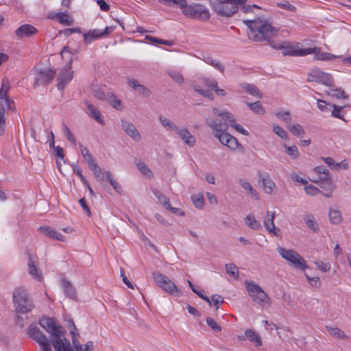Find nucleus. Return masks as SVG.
<instances>
[{
  "label": "nucleus",
  "instance_id": "obj_1",
  "mask_svg": "<svg viewBox=\"0 0 351 351\" xmlns=\"http://www.w3.org/2000/svg\"><path fill=\"white\" fill-rule=\"evenodd\" d=\"M243 23L250 29L247 36L250 40L256 42H270L272 37L276 36L279 29L273 27L264 15L256 16L254 19L243 20Z\"/></svg>",
  "mask_w": 351,
  "mask_h": 351
},
{
  "label": "nucleus",
  "instance_id": "obj_2",
  "mask_svg": "<svg viewBox=\"0 0 351 351\" xmlns=\"http://www.w3.org/2000/svg\"><path fill=\"white\" fill-rule=\"evenodd\" d=\"M244 0H215L210 1V5L214 12L221 17H232L238 12V4Z\"/></svg>",
  "mask_w": 351,
  "mask_h": 351
},
{
  "label": "nucleus",
  "instance_id": "obj_3",
  "mask_svg": "<svg viewBox=\"0 0 351 351\" xmlns=\"http://www.w3.org/2000/svg\"><path fill=\"white\" fill-rule=\"evenodd\" d=\"M13 302L16 313H27L34 308L27 290L23 287H20L14 291Z\"/></svg>",
  "mask_w": 351,
  "mask_h": 351
},
{
  "label": "nucleus",
  "instance_id": "obj_4",
  "mask_svg": "<svg viewBox=\"0 0 351 351\" xmlns=\"http://www.w3.org/2000/svg\"><path fill=\"white\" fill-rule=\"evenodd\" d=\"M205 123L215 132L214 136L217 138L222 145L227 147L229 141V138L227 136L230 135V134L226 132L228 129V123H222L220 120L212 117L206 118Z\"/></svg>",
  "mask_w": 351,
  "mask_h": 351
},
{
  "label": "nucleus",
  "instance_id": "obj_5",
  "mask_svg": "<svg viewBox=\"0 0 351 351\" xmlns=\"http://www.w3.org/2000/svg\"><path fill=\"white\" fill-rule=\"evenodd\" d=\"M152 276L156 285L165 292L176 297L182 295V290L164 274L159 271H154Z\"/></svg>",
  "mask_w": 351,
  "mask_h": 351
},
{
  "label": "nucleus",
  "instance_id": "obj_6",
  "mask_svg": "<svg viewBox=\"0 0 351 351\" xmlns=\"http://www.w3.org/2000/svg\"><path fill=\"white\" fill-rule=\"evenodd\" d=\"M182 13L189 18L203 21H208L210 16L209 10L206 7L202 4L198 3H193L189 5H186Z\"/></svg>",
  "mask_w": 351,
  "mask_h": 351
},
{
  "label": "nucleus",
  "instance_id": "obj_7",
  "mask_svg": "<svg viewBox=\"0 0 351 351\" xmlns=\"http://www.w3.org/2000/svg\"><path fill=\"white\" fill-rule=\"evenodd\" d=\"M280 256L291 264L297 269L302 271H305L309 267L306 265L304 259L295 251L292 250H287L283 247H278V249Z\"/></svg>",
  "mask_w": 351,
  "mask_h": 351
},
{
  "label": "nucleus",
  "instance_id": "obj_8",
  "mask_svg": "<svg viewBox=\"0 0 351 351\" xmlns=\"http://www.w3.org/2000/svg\"><path fill=\"white\" fill-rule=\"evenodd\" d=\"M27 334L31 339L38 343L43 351H51L49 340L36 326L30 325L27 330Z\"/></svg>",
  "mask_w": 351,
  "mask_h": 351
},
{
  "label": "nucleus",
  "instance_id": "obj_9",
  "mask_svg": "<svg viewBox=\"0 0 351 351\" xmlns=\"http://www.w3.org/2000/svg\"><path fill=\"white\" fill-rule=\"evenodd\" d=\"M245 285L249 295L255 302L261 304L266 302L267 300H269L267 293L257 284L252 281L245 280Z\"/></svg>",
  "mask_w": 351,
  "mask_h": 351
},
{
  "label": "nucleus",
  "instance_id": "obj_10",
  "mask_svg": "<svg viewBox=\"0 0 351 351\" xmlns=\"http://www.w3.org/2000/svg\"><path fill=\"white\" fill-rule=\"evenodd\" d=\"M39 324L51 336H64V331L61 326L57 325L53 318L43 315L39 319Z\"/></svg>",
  "mask_w": 351,
  "mask_h": 351
},
{
  "label": "nucleus",
  "instance_id": "obj_11",
  "mask_svg": "<svg viewBox=\"0 0 351 351\" xmlns=\"http://www.w3.org/2000/svg\"><path fill=\"white\" fill-rule=\"evenodd\" d=\"M34 86L46 85L49 84L54 78L56 70L49 69L47 70L36 69Z\"/></svg>",
  "mask_w": 351,
  "mask_h": 351
},
{
  "label": "nucleus",
  "instance_id": "obj_12",
  "mask_svg": "<svg viewBox=\"0 0 351 351\" xmlns=\"http://www.w3.org/2000/svg\"><path fill=\"white\" fill-rule=\"evenodd\" d=\"M73 78V72L69 69V68H64L62 69L57 78L58 84L57 88L59 90H64L66 85Z\"/></svg>",
  "mask_w": 351,
  "mask_h": 351
},
{
  "label": "nucleus",
  "instance_id": "obj_13",
  "mask_svg": "<svg viewBox=\"0 0 351 351\" xmlns=\"http://www.w3.org/2000/svg\"><path fill=\"white\" fill-rule=\"evenodd\" d=\"M115 28V26H108L106 27L103 30L99 29H94L92 30L89 29V43L96 39H99L101 38L109 36L112 32H114Z\"/></svg>",
  "mask_w": 351,
  "mask_h": 351
},
{
  "label": "nucleus",
  "instance_id": "obj_14",
  "mask_svg": "<svg viewBox=\"0 0 351 351\" xmlns=\"http://www.w3.org/2000/svg\"><path fill=\"white\" fill-rule=\"evenodd\" d=\"M122 130L133 140L138 142L141 139V136L138 131L136 130L133 123L126 121L121 120Z\"/></svg>",
  "mask_w": 351,
  "mask_h": 351
},
{
  "label": "nucleus",
  "instance_id": "obj_15",
  "mask_svg": "<svg viewBox=\"0 0 351 351\" xmlns=\"http://www.w3.org/2000/svg\"><path fill=\"white\" fill-rule=\"evenodd\" d=\"M38 30L34 26L30 24H24L15 30V35L20 38H23L24 37H31L36 34Z\"/></svg>",
  "mask_w": 351,
  "mask_h": 351
},
{
  "label": "nucleus",
  "instance_id": "obj_16",
  "mask_svg": "<svg viewBox=\"0 0 351 351\" xmlns=\"http://www.w3.org/2000/svg\"><path fill=\"white\" fill-rule=\"evenodd\" d=\"M34 258V254L28 253V272L34 279L40 282L43 279L42 274L38 271V267L35 265Z\"/></svg>",
  "mask_w": 351,
  "mask_h": 351
},
{
  "label": "nucleus",
  "instance_id": "obj_17",
  "mask_svg": "<svg viewBox=\"0 0 351 351\" xmlns=\"http://www.w3.org/2000/svg\"><path fill=\"white\" fill-rule=\"evenodd\" d=\"M89 169L92 171L94 176L98 182L104 181L105 173L102 171L100 167L96 163L95 158L89 153Z\"/></svg>",
  "mask_w": 351,
  "mask_h": 351
},
{
  "label": "nucleus",
  "instance_id": "obj_18",
  "mask_svg": "<svg viewBox=\"0 0 351 351\" xmlns=\"http://www.w3.org/2000/svg\"><path fill=\"white\" fill-rule=\"evenodd\" d=\"M276 217V214L274 212H272L270 215V213L267 211V215L265 216L264 219V226L266 230L271 234L278 236V232L280 231L279 228H276L274 225V219Z\"/></svg>",
  "mask_w": 351,
  "mask_h": 351
},
{
  "label": "nucleus",
  "instance_id": "obj_19",
  "mask_svg": "<svg viewBox=\"0 0 351 351\" xmlns=\"http://www.w3.org/2000/svg\"><path fill=\"white\" fill-rule=\"evenodd\" d=\"M49 18L51 19L56 20L60 24L64 25H71L73 23V18L69 15L67 12H58L52 14L51 13L49 15Z\"/></svg>",
  "mask_w": 351,
  "mask_h": 351
},
{
  "label": "nucleus",
  "instance_id": "obj_20",
  "mask_svg": "<svg viewBox=\"0 0 351 351\" xmlns=\"http://www.w3.org/2000/svg\"><path fill=\"white\" fill-rule=\"evenodd\" d=\"M178 136L189 147H193L195 144V138L186 128L178 129L176 132Z\"/></svg>",
  "mask_w": 351,
  "mask_h": 351
},
{
  "label": "nucleus",
  "instance_id": "obj_21",
  "mask_svg": "<svg viewBox=\"0 0 351 351\" xmlns=\"http://www.w3.org/2000/svg\"><path fill=\"white\" fill-rule=\"evenodd\" d=\"M258 176L261 178V180H259V183L261 182V186L265 191V193L268 194H271L273 193L274 188L275 187L274 182L270 179L268 174H265L263 176L262 173L259 171Z\"/></svg>",
  "mask_w": 351,
  "mask_h": 351
},
{
  "label": "nucleus",
  "instance_id": "obj_22",
  "mask_svg": "<svg viewBox=\"0 0 351 351\" xmlns=\"http://www.w3.org/2000/svg\"><path fill=\"white\" fill-rule=\"evenodd\" d=\"M270 45L276 49L282 50V53L284 56H298L299 49L295 48L293 46H291V45L283 46L281 44L274 45V42H271Z\"/></svg>",
  "mask_w": 351,
  "mask_h": 351
},
{
  "label": "nucleus",
  "instance_id": "obj_23",
  "mask_svg": "<svg viewBox=\"0 0 351 351\" xmlns=\"http://www.w3.org/2000/svg\"><path fill=\"white\" fill-rule=\"evenodd\" d=\"M317 83L324 84L327 86H334V80L332 76L325 72L317 69Z\"/></svg>",
  "mask_w": 351,
  "mask_h": 351
},
{
  "label": "nucleus",
  "instance_id": "obj_24",
  "mask_svg": "<svg viewBox=\"0 0 351 351\" xmlns=\"http://www.w3.org/2000/svg\"><path fill=\"white\" fill-rule=\"evenodd\" d=\"M14 101L8 95L3 97L0 95V112L5 115V111L14 109Z\"/></svg>",
  "mask_w": 351,
  "mask_h": 351
},
{
  "label": "nucleus",
  "instance_id": "obj_25",
  "mask_svg": "<svg viewBox=\"0 0 351 351\" xmlns=\"http://www.w3.org/2000/svg\"><path fill=\"white\" fill-rule=\"evenodd\" d=\"M38 230L50 238L63 241L64 236L50 226H40Z\"/></svg>",
  "mask_w": 351,
  "mask_h": 351
},
{
  "label": "nucleus",
  "instance_id": "obj_26",
  "mask_svg": "<svg viewBox=\"0 0 351 351\" xmlns=\"http://www.w3.org/2000/svg\"><path fill=\"white\" fill-rule=\"evenodd\" d=\"M89 117L95 119L101 125L104 126L106 125L104 115L92 104H89Z\"/></svg>",
  "mask_w": 351,
  "mask_h": 351
},
{
  "label": "nucleus",
  "instance_id": "obj_27",
  "mask_svg": "<svg viewBox=\"0 0 351 351\" xmlns=\"http://www.w3.org/2000/svg\"><path fill=\"white\" fill-rule=\"evenodd\" d=\"M317 184L325 191L324 195L326 197H330L333 189L335 188V184L334 183L332 179L326 180L325 181L318 183Z\"/></svg>",
  "mask_w": 351,
  "mask_h": 351
},
{
  "label": "nucleus",
  "instance_id": "obj_28",
  "mask_svg": "<svg viewBox=\"0 0 351 351\" xmlns=\"http://www.w3.org/2000/svg\"><path fill=\"white\" fill-rule=\"evenodd\" d=\"M106 100L113 108L120 111L123 110V106H122L121 101L119 99L114 93H108Z\"/></svg>",
  "mask_w": 351,
  "mask_h": 351
},
{
  "label": "nucleus",
  "instance_id": "obj_29",
  "mask_svg": "<svg viewBox=\"0 0 351 351\" xmlns=\"http://www.w3.org/2000/svg\"><path fill=\"white\" fill-rule=\"evenodd\" d=\"M304 223L308 228L311 230L313 232L317 233L319 230L318 223L315 221L314 216L308 213L304 218Z\"/></svg>",
  "mask_w": 351,
  "mask_h": 351
},
{
  "label": "nucleus",
  "instance_id": "obj_30",
  "mask_svg": "<svg viewBox=\"0 0 351 351\" xmlns=\"http://www.w3.org/2000/svg\"><path fill=\"white\" fill-rule=\"evenodd\" d=\"M62 286L64 288V294L66 297L72 300L77 299L75 289L68 280H64L62 281Z\"/></svg>",
  "mask_w": 351,
  "mask_h": 351
},
{
  "label": "nucleus",
  "instance_id": "obj_31",
  "mask_svg": "<svg viewBox=\"0 0 351 351\" xmlns=\"http://www.w3.org/2000/svg\"><path fill=\"white\" fill-rule=\"evenodd\" d=\"M227 136L229 138H228L229 141L228 142L227 147L230 149H231L232 151L237 149L238 152L240 153H243L245 152V149H244L243 146L241 143H239V142L235 137H234L231 134L228 135Z\"/></svg>",
  "mask_w": 351,
  "mask_h": 351
},
{
  "label": "nucleus",
  "instance_id": "obj_32",
  "mask_svg": "<svg viewBox=\"0 0 351 351\" xmlns=\"http://www.w3.org/2000/svg\"><path fill=\"white\" fill-rule=\"evenodd\" d=\"M245 336L250 341L255 343L256 346L260 347L262 346V341L260 335L256 333L254 329H247L245 330Z\"/></svg>",
  "mask_w": 351,
  "mask_h": 351
},
{
  "label": "nucleus",
  "instance_id": "obj_33",
  "mask_svg": "<svg viewBox=\"0 0 351 351\" xmlns=\"http://www.w3.org/2000/svg\"><path fill=\"white\" fill-rule=\"evenodd\" d=\"M51 343L56 351H67L66 344L61 338L62 336H52Z\"/></svg>",
  "mask_w": 351,
  "mask_h": 351
},
{
  "label": "nucleus",
  "instance_id": "obj_34",
  "mask_svg": "<svg viewBox=\"0 0 351 351\" xmlns=\"http://www.w3.org/2000/svg\"><path fill=\"white\" fill-rule=\"evenodd\" d=\"M241 87L243 89H244L245 91H247L249 94H250L253 96H255L259 99L263 97V94L258 89V88L253 84H241Z\"/></svg>",
  "mask_w": 351,
  "mask_h": 351
},
{
  "label": "nucleus",
  "instance_id": "obj_35",
  "mask_svg": "<svg viewBox=\"0 0 351 351\" xmlns=\"http://www.w3.org/2000/svg\"><path fill=\"white\" fill-rule=\"evenodd\" d=\"M135 164L142 174H143L144 176H147L149 178L153 177V173L144 162H141L136 159Z\"/></svg>",
  "mask_w": 351,
  "mask_h": 351
},
{
  "label": "nucleus",
  "instance_id": "obj_36",
  "mask_svg": "<svg viewBox=\"0 0 351 351\" xmlns=\"http://www.w3.org/2000/svg\"><path fill=\"white\" fill-rule=\"evenodd\" d=\"M212 111L214 114L221 118L218 119L220 120L222 123H228V119H232V114L228 111H221L217 108H213Z\"/></svg>",
  "mask_w": 351,
  "mask_h": 351
},
{
  "label": "nucleus",
  "instance_id": "obj_37",
  "mask_svg": "<svg viewBox=\"0 0 351 351\" xmlns=\"http://www.w3.org/2000/svg\"><path fill=\"white\" fill-rule=\"evenodd\" d=\"M245 222L248 227L254 230H260L262 228L261 223L256 221L253 215H247L245 219Z\"/></svg>",
  "mask_w": 351,
  "mask_h": 351
},
{
  "label": "nucleus",
  "instance_id": "obj_38",
  "mask_svg": "<svg viewBox=\"0 0 351 351\" xmlns=\"http://www.w3.org/2000/svg\"><path fill=\"white\" fill-rule=\"evenodd\" d=\"M105 174L108 181L109 182L112 187L117 192V193L121 195L123 190L120 184L117 181L114 180L110 172L107 171L105 172Z\"/></svg>",
  "mask_w": 351,
  "mask_h": 351
},
{
  "label": "nucleus",
  "instance_id": "obj_39",
  "mask_svg": "<svg viewBox=\"0 0 351 351\" xmlns=\"http://www.w3.org/2000/svg\"><path fill=\"white\" fill-rule=\"evenodd\" d=\"M159 120L161 123V124L169 131H176L177 132L178 130V127L174 124L173 122H171L169 119L162 117H159Z\"/></svg>",
  "mask_w": 351,
  "mask_h": 351
},
{
  "label": "nucleus",
  "instance_id": "obj_40",
  "mask_svg": "<svg viewBox=\"0 0 351 351\" xmlns=\"http://www.w3.org/2000/svg\"><path fill=\"white\" fill-rule=\"evenodd\" d=\"M339 56H337L330 53L322 52L321 49L319 48V51H317L315 56H314V59H316L318 60L326 61V60H333V59L339 58Z\"/></svg>",
  "mask_w": 351,
  "mask_h": 351
},
{
  "label": "nucleus",
  "instance_id": "obj_41",
  "mask_svg": "<svg viewBox=\"0 0 351 351\" xmlns=\"http://www.w3.org/2000/svg\"><path fill=\"white\" fill-rule=\"evenodd\" d=\"M228 126L230 125L231 127H232L234 130H236L237 132H240L241 134H242L245 136L249 135V132L243 128V127L240 124H239L236 122V120L234 119V116L232 114V119H228Z\"/></svg>",
  "mask_w": 351,
  "mask_h": 351
},
{
  "label": "nucleus",
  "instance_id": "obj_42",
  "mask_svg": "<svg viewBox=\"0 0 351 351\" xmlns=\"http://www.w3.org/2000/svg\"><path fill=\"white\" fill-rule=\"evenodd\" d=\"M330 223L339 224L342 221L341 214L339 210H330L328 214Z\"/></svg>",
  "mask_w": 351,
  "mask_h": 351
},
{
  "label": "nucleus",
  "instance_id": "obj_43",
  "mask_svg": "<svg viewBox=\"0 0 351 351\" xmlns=\"http://www.w3.org/2000/svg\"><path fill=\"white\" fill-rule=\"evenodd\" d=\"M247 106L250 108L251 110L257 113L258 114H264L265 113V110L261 105V103L259 101H257L254 103H246Z\"/></svg>",
  "mask_w": 351,
  "mask_h": 351
},
{
  "label": "nucleus",
  "instance_id": "obj_44",
  "mask_svg": "<svg viewBox=\"0 0 351 351\" xmlns=\"http://www.w3.org/2000/svg\"><path fill=\"white\" fill-rule=\"evenodd\" d=\"M154 193L156 198L158 199V202L162 204V206L167 209V207L170 206V202L169 199L165 196L164 194H162L161 192H160L158 190H154Z\"/></svg>",
  "mask_w": 351,
  "mask_h": 351
},
{
  "label": "nucleus",
  "instance_id": "obj_45",
  "mask_svg": "<svg viewBox=\"0 0 351 351\" xmlns=\"http://www.w3.org/2000/svg\"><path fill=\"white\" fill-rule=\"evenodd\" d=\"M288 130L295 136H300L303 134H304L305 132L302 127L298 124H289L287 125Z\"/></svg>",
  "mask_w": 351,
  "mask_h": 351
},
{
  "label": "nucleus",
  "instance_id": "obj_46",
  "mask_svg": "<svg viewBox=\"0 0 351 351\" xmlns=\"http://www.w3.org/2000/svg\"><path fill=\"white\" fill-rule=\"evenodd\" d=\"M226 270L227 274L233 277L234 279H238L239 278V268L233 263L226 264Z\"/></svg>",
  "mask_w": 351,
  "mask_h": 351
},
{
  "label": "nucleus",
  "instance_id": "obj_47",
  "mask_svg": "<svg viewBox=\"0 0 351 351\" xmlns=\"http://www.w3.org/2000/svg\"><path fill=\"white\" fill-rule=\"evenodd\" d=\"M145 39L147 40L150 41L152 44L156 45V44H162L168 46H172L173 45V42L172 40H167L158 38L157 37H153L151 36H146Z\"/></svg>",
  "mask_w": 351,
  "mask_h": 351
},
{
  "label": "nucleus",
  "instance_id": "obj_48",
  "mask_svg": "<svg viewBox=\"0 0 351 351\" xmlns=\"http://www.w3.org/2000/svg\"><path fill=\"white\" fill-rule=\"evenodd\" d=\"M328 94L332 97H334L337 99H346L348 98V95L345 93L343 90L341 88H335L330 90Z\"/></svg>",
  "mask_w": 351,
  "mask_h": 351
},
{
  "label": "nucleus",
  "instance_id": "obj_49",
  "mask_svg": "<svg viewBox=\"0 0 351 351\" xmlns=\"http://www.w3.org/2000/svg\"><path fill=\"white\" fill-rule=\"evenodd\" d=\"M330 108H333L331 115L335 118L340 119L344 121L346 120L343 118V116L341 114V112L344 108V106H339L335 104H328Z\"/></svg>",
  "mask_w": 351,
  "mask_h": 351
},
{
  "label": "nucleus",
  "instance_id": "obj_50",
  "mask_svg": "<svg viewBox=\"0 0 351 351\" xmlns=\"http://www.w3.org/2000/svg\"><path fill=\"white\" fill-rule=\"evenodd\" d=\"M72 337L73 346L76 351H83L82 346L80 343V341L77 339L76 335L75 332H71ZM84 351H88V343L84 344Z\"/></svg>",
  "mask_w": 351,
  "mask_h": 351
},
{
  "label": "nucleus",
  "instance_id": "obj_51",
  "mask_svg": "<svg viewBox=\"0 0 351 351\" xmlns=\"http://www.w3.org/2000/svg\"><path fill=\"white\" fill-rule=\"evenodd\" d=\"M10 89V81L7 77H3L2 80L1 87L0 88V95L5 97L8 95V92Z\"/></svg>",
  "mask_w": 351,
  "mask_h": 351
},
{
  "label": "nucleus",
  "instance_id": "obj_52",
  "mask_svg": "<svg viewBox=\"0 0 351 351\" xmlns=\"http://www.w3.org/2000/svg\"><path fill=\"white\" fill-rule=\"evenodd\" d=\"M285 147V152L292 158L296 159L299 156V152L298 150V147L295 145H292L290 147H287L286 145H284Z\"/></svg>",
  "mask_w": 351,
  "mask_h": 351
},
{
  "label": "nucleus",
  "instance_id": "obj_53",
  "mask_svg": "<svg viewBox=\"0 0 351 351\" xmlns=\"http://www.w3.org/2000/svg\"><path fill=\"white\" fill-rule=\"evenodd\" d=\"M328 332L335 337L341 339L346 338L347 336L345 335L344 332L339 329L338 328H332V327H326Z\"/></svg>",
  "mask_w": 351,
  "mask_h": 351
},
{
  "label": "nucleus",
  "instance_id": "obj_54",
  "mask_svg": "<svg viewBox=\"0 0 351 351\" xmlns=\"http://www.w3.org/2000/svg\"><path fill=\"white\" fill-rule=\"evenodd\" d=\"M92 93L95 97H96L99 100H106L107 98V94L106 95L104 92L97 86H95L92 88Z\"/></svg>",
  "mask_w": 351,
  "mask_h": 351
},
{
  "label": "nucleus",
  "instance_id": "obj_55",
  "mask_svg": "<svg viewBox=\"0 0 351 351\" xmlns=\"http://www.w3.org/2000/svg\"><path fill=\"white\" fill-rule=\"evenodd\" d=\"M319 51V47H309L305 49H299L298 50V56H304L308 54L313 53L315 56L316 55L317 51Z\"/></svg>",
  "mask_w": 351,
  "mask_h": 351
},
{
  "label": "nucleus",
  "instance_id": "obj_56",
  "mask_svg": "<svg viewBox=\"0 0 351 351\" xmlns=\"http://www.w3.org/2000/svg\"><path fill=\"white\" fill-rule=\"evenodd\" d=\"M276 116L287 123V125L290 124L291 121V116L289 111L276 112Z\"/></svg>",
  "mask_w": 351,
  "mask_h": 351
},
{
  "label": "nucleus",
  "instance_id": "obj_57",
  "mask_svg": "<svg viewBox=\"0 0 351 351\" xmlns=\"http://www.w3.org/2000/svg\"><path fill=\"white\" fill-rule=\"evenodd\" d=\"M73 171L77 174L84 185L88 188V180L82 174L81 168L76 164L73 165Z\"/></svg>",
  "mask_w": 351,
  "mask_h": 351
},
{
  "label": "nucleus",
  "instance_id": "obj_58",
  "mask_svg": "<svg viewBox=\"0 0 351 351\" xmlns=\"http://www.w3.org/2000/svg\"><path fill=\"white\" fill-rule=\"evenodd\" d=\"M273 131L275 132L276 134H277L281 138H282V139H287L288 138V134H287V131L285 130L280 126H279V125H274Z\"/></svg>",
  "mask_w": 351,
  "mask_h": 351
},
{
  "label": "nucleus",
  "instance_id": "obj_59",
  "mask_svg": "<svg viewBox=\"0 0 351 351\" xmlns=\"http://www.w3.org/2000/svg\"><path fill=\"white\" fill-rule=\"evenodd\" d=\"M211 300L213 303L214 307L215 310H218L219 308L220 304L224 303L223 298L217 294H214L211 296Z\"/></svg>",
  "mask_w": 351,
  "mask_h": 351
},
{
  "label": "nucleus",
  "instance_id": "obj_60",
  "mask_svg": "<svg viewBox=\"0 0 351 351\" xmlns=\"http://www.w3.org/2000/svg\"><path fill=\"white\" fill-rule=\"evenodd\" d=\"M206 323L209 327L212 328L214 332H219L221 330V327L211 317L206 318Z\"/></svg>",
  "mask_w": 351,
  "mask_h": 351
},
{
  "label": "nucleus",
  "instance_id": "obj_61",
  "mask_svg": "<svg viewBox=\"0 0 351 351\" xmlns=\"http://www.w3.org/2000/svg\"><path fill=\"white\" fill-rule=\"evenodd\" d=\"M305 276L312 287L319 288L321 286V281L319 277H310L307 274H305Z\"/></svg>",
  "mask_w": 351,
  "mask_h": 351
},
{
  "label": "nucleus",
  "instance_id": "obj_62",
  "mask_svg": "<svg viewBox=\"0 0 351 351\" xmlns=\"http://www.w3.org/2000/svg\"><path fill=\"white\" fill-rule=\"evenodd\" d=\"M304 190H305L306 193L309 195H315L318 193H322V191H320L319 189H318L317 187H316L312 184L306 185L304 187Z\"/></svg>",
  "mask_w": 351,
  "mask_h": 351
},
{
  "label": "nucleus",
  "instance_id": "obj_63",
  "mask_svg": "<svg viewBox=\"0 0 351 351\" xmlns=\"http://www.w3.org/2000/svg\"><path fill=\"white\" fill-rule=\"evenodd\" d=\"M193 90L198 93L199 94H200L201 95H202L203 97H206V98H208L210 99H213L214 97H213V93L208 90H202V89H200L199 88L194 86L193 87Z\"/></svg>",
  "mask_w": 351,
  "mask_h": 351
},
{
  "label": "nucleus",
  "instance_id": "obj_64",
  "mask_svg": "<svg viewBox=\"0 0 351 351\" xmlns=\"http://www.w3.org/2000/svg\"><path fill=\"white\" fill-rule=\"evenodd\" d=\"M191 199L197 208H202L204 204V199L202 196L192 195Z\"/></svg>",
  "mask_w": 351,
  "mask_h": 351
}]
</instances>
